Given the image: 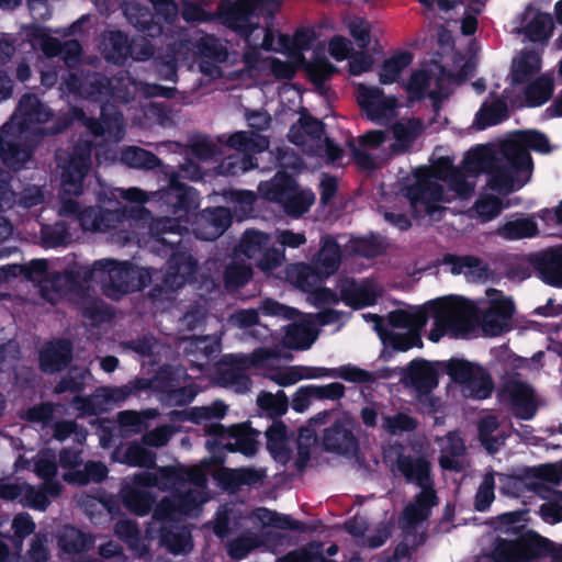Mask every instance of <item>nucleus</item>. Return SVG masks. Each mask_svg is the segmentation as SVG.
<instances>
[{"mask_svg": "<svg viewBox=\"0 0 562 562\" xmlns=\"http://www.w3.org/2000/svg\"><path fill=\"white\" fill-rule=\"evenodd\" d=\"M88 130L94 136H104L106 140L119 142L123 136V124L120 114L114 113L112 116H108L102 110V122H95L87 120L85 123Z\"/></svg>", "mask_w": 562, "mask_h": 562, "instance_id": "09e8293b", "label": "nucleus"}, {"mask_svg": "<svg viewBox=\"0 0 562 562\" xmlns=\"http://www.w3.org/2000/svg\"><path fill=\"white\" fill-rule=\"evenodd\" d=\"M496 166L494 151L488 146H477L464 157L462 169H456L452 160L440 157L430 167L416 169L412 182L405 189L412 212L415 216H429L437 220L440 215V203L456 199H469L475 188L474 178L482 171L507 168V160Z\"/></svg>", "mask_w": 562, "mask_h": 562, "instance_id": "f257e3e1", "label": "nucleus"}, {"mask_svg": "<svg viewBox=\"0 0 562 562\" xmlns=\"http://www.w3.org/2000/svg\"><path fill=\"white\" fill-rule=\"evenodd\" d=\"M498 169L499 168L487 173L485 189L474 204V212L476 216L484 222L496 217L502 212V210L508 207V202L505 201V196H507L509 193L501 192L497 189L490 188V178Z\"/></svg>", "mask_w": 562, "mask_h": 562, "instance_id": "f704fd0d", "label": "nucleus"}, {"mask_svg": "<svg viewBox=\"0 0 562 562\" xmlns=\"http://www.w3.org/2000/svg\"><path fill=\"white\" fill-rule=\"evenodd\" d=\"M27 36L32 46L41 48L47 56H54L60 52L65 63L68 65L74 63L80 54V45L77 41H69L60 48L58 42L43 27H33Z\"/></svg>", "mask_w": 562, "mask_h": 562, "instance_id": "c756f323", "label": "nucleus"}, {"mask_svg": "<svg viewBox=\"0 0 562 562\" xmlns=\"http://www.w3.org/2000/svg\"><path fill=\"white\" fill-rule=\"evenodd\" d=\"M158 412L148 408L142 412L124 411L119 413L117 423L124 436L142 434L149 426V420L155 419Z\"/></svg>", "mask_w": 562, "mask_h": 562, "instance_id": "a18cd8bd", "label": "nucleus"}, {"mask_svg": "<svg viewBox=\"0 0 562 562\" xmlns=\"http://www.w3.org/2000/svg\"><path fill=\"white\" fill-rule=\"evenodd\" d=\"M189 469L164 467L157 470L156 487L162 492L176 490L177 493L187 485Z\"/></svg>", "mask_w": 562, "mask_h": 562, "instance_id": "864d4df0", "label": "nucleus"}, {"mask_svg": "<svg viewBox=\"0 0 562 562\" xmlns=\"http://www.w3.org/2000/svg\"><path fill=\"white\" fill-rule=\"evenodd\" d=\"M122 161L133 168H153L157 164V159L150 153L137 148L131 147L123 151Z\"/></svg>", "mask_w": 562, "mask_h": 562, "instance_id": "774afa93", "label": "nucleus"}, {"mask_svg": "<svg viewBox=\"0 0 562 562\" xmlns=\"http://www.w3.org/2000/svg\"><path fill=\"white\" fill-rule=\"evenodd\" d=\"M269 241L270 238L267 234L248 231L245 233L239 248L246 257L254 259L262 271H271L282 263L284 256L279 250L268 248Z\"/></svg>", "mask_w": 562, "mask_h": 562, "instance_id": "6ab92c4d", "label": "nucleus"}, {"mask_svg": "<svg viewBox=\"0 0 562 562\" xmlns=\"http://www.w3.org/2000/svg\"><path fill=\"white\" fill-rule=\"evenodd\" d=\"M447 369L453 381L461 385L464 396L483 400L491 395L494 389L493 381L480 366L464 360H451Z\"/></svg>", "mask_w": 562, "mask_h": 562, "instance_id": "2eb2a0df", "label": "nucleus"}, {"mask_svg": "<svg viewBox=\"0 0 562 562\" xmlns=\"http://www.w3.org/2000/svg\"><path fill=\"white\" fill-rule=\"evenodd\" d=\"M339 262V246L331 238H324L322 249L315 260V271L304 265L293 267V272L297 274L301 281L314 277L328 278L337 268Z\"/></svg>", "mask_w": 562, "mask_h": 562, "instance_id": "393cba45", "label": "nucleus"}, {"mask_svg": "<svg viewBox=\"0 0 562 562\" xmlns=\"http://www.w3.org/2000/svg\"><path fill=\"white\" fill-rule=\"evenodd\" d=\"M72 342L66 338L45 342L38 355L40 369L50 374L64 370L72 360Z\"/></svg>", "mask_w": 562, "mask_h": 562, "instance_id": "5701e85b", "label": "nucleus"}, {"mask_svg": "<svg viewBox=\"0 0 562 562\" xmlns=\"http://www.w3.org/2000/svg\"><path fill=\"white\" fill-rule=\"evenodd\" d=\"M505 391L510 397L516 416L522 419H530L536 414L538 400L530 385L517 380H510L506 383Z\"/></svg>", "mask_w": 562, "mask_h": 562, "instance_id": "7c9ffc66", "label": "nucleus"}, {"mask_svg": "<svg viewBox=\"0 0 562 562\" xmlns=\"http://www.w3.org/2000/svg\"><path fill=\"white\" fill-rule=\"evenodd\" d=\"M529 149L548 154L552 146L548 137L538 131H520L510 134L501 146V155L508 167L498 169L490 178V188L505 193H513L525 187L530 180L533 164Z\"/></svg>", "mask_w": 562, "mask_h": 562, "instance_id": "423d86ee", "label": "nucleus"}, {"mask_svg": "<svg viewBox=\"0 0 562 562\" xmlns=\"http://www.w3.org/2000/svg\"><path fill=\"white\" fill-rule=\"evenodd\" d=\"M231 223V213L225 207H217L195 216V235L205 240L221 236Z\"/></svg>", "mask_w": 562, "mask_h": 562, "instance_id": "473e14b6", "label": "nucleus"}, {"mask_svg": "<svg viewBox=\"0 0 562 562\" xmlns=\"http://www.w3.org/2000/svg\"><path fill=\"white\" fill-rule=\"evenodd\" d=\"M220 14L224 23L246 36L247 43L254 52L245 55V61L249 67L265 68L259 65L258 49L280 52L286 56V60L265 59L260 61L270 68L278 78H290L303 60V43L301 36L292 41L289 36L279 34L276 41L274 34L259 26L261 15H270L278 8L277 0H221ZM213 0H199L202 5H209Z\"/></svg>", "mask_w": 562, "mask_h": 562, "instance_id": "f03ea898", "label": "nucleus"}, {"mask_svg": "<svg viewBox=\"0 0 562 562\" xmlns=\"http://www.w3.org/2000/svg\"><path fill=\"white\" fill-rule=\"evenodd\" d=\"M417 427V422L407 414L397 413L394 416H384L382 418V428L391 435H400L404 431H413Z\"/></svg>", "mask_w": 562, "mask_h": 562, "instance_id": "338daca9", "label": "nucleus"}, {"mask_svg": "<svg viewBox=\"0 0 562 562\" xmlns=\"http://www.w3.org/2000/svg\"><path fill=\"white\" fill-rule=\"evenodd\" d=\"M413 56L408 52H396L386 58L378 70L379 81L382 85L398 82L412 64Z\"/></svg>", "mask_w": 562, "mask_h": 562, "instance_id": "a19ab883", "label": "nucleus"}, {"mask_svg": "<svg viewBox=\"0 0 562 562\" xmlns=\"http://www.w3.org/2000/svg\"><path fill=\"white\" fill-rule=\"evenodd\" d=\"M227 412V405L216 401L209 406L192 407L187 412L188 419L195 424H204V430L210 436H215L216 441H207V446L220 445L229 451H240L246 456H252L257 451L258 430L246 424L234 425L225 428L215 419H222Z\"/></svg>", "mask_w": 562, "mask_h": 562, "instance_id": "6e6552de", "label": "nucleus"}, {"mask_svg": "<svg viewBox=\"0 0 562 562\" xmlns=\"http://www.w3.org/2000/svg\"><path fill=\"white\" fill-rule=\"evenodd\" d=\"M60 168V192L58 198V214L63 216L77 215L85 231L104 232L115 228L119 216L115 212L100 213L94 209H87L78 214V203L75 198L81 194L83 179L90 168V147L85 144L78 146L68 157L58 156Z\"/></svg>", "mask_w": 562, "mask_h": 562, "instance_id": "39448f33", "label": "nucleus"}, {"mask_svg": "<svg viewBox=\"0 0 562 562\" xmlns=\"http://www.w3.org/2000/svg\"><path fill=\"white\" fill-rule=\"evenodd\" d=\"M317 438L314 428L302 427L300 429L296 446H297V459L296 465L302 469L306 465L311 458V451L316 446Z\"/></svg>", "mask_w": 562, "mask_h": 562, "instance_id": "69168bd1", "label": "nucleus"}, {"mask_svg": "<svg viewBox=\"0 0 562 562\" xmlns=\"http://www.w3.org/2000/svg\"><path fill=\"white\" fill-rule=\"evenodd\" d=\"M69 285L68 299L80 306L82 317L91 326L109 323L113 318L110 307L101 300L92 297L90 286L86 283H34L43 300L56 303L64 295V288Z\"/></svg>", "mask_w": 562, "mask_h": 562, "instance_id": "9b49d317", "label": "nucleus"}, {"mask_svg": "<svg viewBox=\"0 0 562 562\" xmlns=\"http://www.w3.org/2000/svg\"><path fill=\"white\" fill-rule=\"evenodd\" d=\"M552 547V542L548 539L533 531H528L517 540L497 539L491 553V560L492 562H529L549 553Z\"/></svg>", "mask_w": 562, "mask_h": 562, "instance_id": "f8f14e48", "label": "nucleus"}, {"mask_svg": "<svg viewBox=\"0 0 562 562\" xmlns=\"http://www.w3.org/2000/svg\"><path fill=\"white\" fill-rule=\"evenodd\" d=\"M318 329L314 322L303 321L288 326L283 345L290 349H307L316 340Z\"/></svg>", "mask_w": 562, "mask_h": 562, "instance_id": "58836bf2", "label": "nucleus"}, {"mask_svg": "<svg viewBox=\"0 0 562 562\" xmlns=\"http://www.w3.org/2000/svg\"><path fill=\"white\" fill-rule=\"evenodd\" d=\"M109 268V281H146L159 279L158 272L145 267H137L127 261L112 260V263H104Z\"/></svg>", "mask_w": 562, "mask_h": 562, "instance_id": "4c0bfd02", "label": "nucleus"}, {"mask_svg": "<svg viewBox=\"0 0 562 562\" xmlns=\"http://www.w3.org/2000/svg\"><path fill=\"white\" fill-rule=\"evenodd\" d=\"M260 194L269 200L283 205L288 214L299 216L305 213L315 201V195L310 190H299L291 178L278 173L270 182L259 186Z\"/></svg>", "mask_w": 562, "mask_h": 562, "instance_id": "ddd939ff", "label": "nucleus"}, {"mask_svg": "<svg viewBox=\"0 0 562 562\" xmlns=\"http://www.w3.org/2000/svg\"><path fill=\"white\" fill-rule=\"evenodd\" d=\"M111 89L102 87L98 90L95 100H100V95L112 94L113 98L122 101H127L134 98L138 90L142 88L139 83L131 79L128 76L115 79L110 83Z\"/></svg>", "mask_w": 562, "mask_h": 562, "instance_id": "13d9d810", "label": "nucleus"}, {"mask_svg": "<svg viewBox=\"0 0 562 562\" xmlns=\"http://www.w3.org/2000/svg\"><path fill=\"white\" fill-rule=\"evenodd\" d=\"M102 50L109 60L120 63L131 50L126 36L121 32H110L103 40Z\"/></svg>", "mask_w": 562, "mask_h": 562, "instance_id": "4d7b16f0", "label": "nucleus"}, {"mask_svg": "<svg viewBox=\"0 0 562 562\" xmlns=\"http://www.w3.org/2000/svg\"><path fill=\"white\" fill-rule=\"evenodd\" d=\"M538 233L533 217H517L504 223L497 229V234L506 239H521L536 236Z\"/></svg>", "mask_w": 562, "mask_h": 562, "instance_id": "3c124183", "label": "nucleus"}, {"mask_svg": "<svg viewBox=\"0 0 562 562\" xmlns=\"http://www.w3.org/2000/svg\"><path fill=\"white\" fill-rule=\"evenodd\" d=\"M187 485L170 497H164L155 507L154 520H175L177 515H195L207 501L206 474L201 467L189 468Z\"/></svg>", "mask_w": 562, "mask_h": 562, "instance_id": "9d476101", "label": "nucleus"}, {"mask_svg": "<svg viewBox=\"0 0 562 562\" xmlns=\"http://www.w3.org/2000/svg\"><path fill=\"white\" fill-rule=\"evenodd\" d=\"M167 202L175 211L176 220L186 223L191 222L193 212L199 207V199L195 190L181 184L178 179H171L170 188L166 193Z\"/></svg>", "mask_w": 562, "mask_h": 562, "instance_id": "c85d7f7f", "label": "nucleus"}, {"mask_svg": "<svg viewBox=\"0 0 562 562\" xmlns=\"http://www.w3.org/2000/svg\"><path fill=\"white\" fill-rule=\"evenodd\" d=\"M266 437L267 448L273 457L282 462L289 460L291 453V440L288 435L286 426L282 422H273L267 429Z\"/></svg>", "mask_w": 562, "mask_h": 562, "instance_id": "c03bdc74", "label": "nucleus"}, {"mask_svg": "<svg viewBox=\"0 0 562 562\" xmlns=\"http://www.w3.org/2000/svg\"><path fill=\"white\" fill-rule=\"evenodd\" d=\"M389 321L394 327L405 328L407 331H419L425 326L427 317L422 311L416 313L395 311L390 314Z\"/></svg>", "mask_w": 562, "mask_h": 562, "instance_id": "680f3d73", "label": "nucleus"}, {"mask_svg": "<svg viewBox=\"0 0 562 562\" xmlns=\"http://www.w3.org/2000/svg\"><path fill=\"white\" fill-rule=\"evenodd\" d=\"M397 470L408 481L417 484L422 491L404 507L398 525L406 541H416L415 532L428 520L438 496L430 477V463L423 458L400 454Z\"/></svg>", "mask_w": 562, "mask_h": 562, "instance_id": "0eeeda50", "label": "nucleus"}, {"mask_svg": "<svg viewBox=\"0 0 562 562\" xmlns=\"http://www.w3.org/2000/svg\"><path fill=\"white\" fill-rule=\"evenodd\" d=\"M48 261L44 259L32 260L26 265H8L0 267V280L25 279L35 281L46 277Z\"/></svg>", "mask_w": 562, "mask_h": 562, "instance_id": "79ce46f5", "label": "nucleus"}, {"mask_svg": "<svg viewBox=\"0 0 562 562\" xmlns=\"http://www.w3.org/2000/svg\"><path fill=\"white\" fill-rule=\"evenodd\" d=\"M61 126L34 95H25L11 120L0 130V156L12 169H20L31 158L26 143L36 135L54 134Z\"/></svg>", "mask_w": 562, "mask_h": 562, "instance_id": "20e7f679", "label": "nucleus"}, {"mask_svg": "<svg viewBox=\"0 0 562 562\" xmlns=\"http://www.w3.org/2000/svg\"><path fill=\"white\" fill-rule=\"evenodd\" d=\"M108 475V468L101 461H89L83 470L72 471L64 474V480L69 483L86 485L89 482L99 483Z\"/></svg>", "mask_w": 562, "mask_h": 562, "instance_id": "603ef678", "label": "nucleus"}, {"mask_svg": "<svg viewBox=\"0 0 562 562\" xmlns=\"http://www.w3.org/2000/svg\"><path fill=\"white\" fill-rule=\"evenodd\" d=\"M434 269L426 270V278L442 277L443 273H450L452 277L465 279H488L491 270L486 262L475 256H446L438 266L436 273Z\"/></svg>", "mask_w": 562, "mask_h": 562, "instance_id": "aec40b11", "label": "nucleus"}, {"mask_svg": "<svg viewBox=\"0 0 562 562\" xmlns=\"http://www.w3.org/2000/svg\"><path fill=\"white\" fill-rule=\"evenodd\" d=\"M512 93L507 90L499 97L496 91L491 92V100L486 101L476 114L474 124L479 130L495 125L507 115L506 101H512Z\"/></svg>", "mask_w": 562, "mask_h": 562, "instance_id": "e433bc0d", "label": "nucleus"}, {"mask_svg": "<svg viewBox=\"0 0 562 562\" xmlns=\"http://www.w3.org/2000/svg\"><path fill=\"white\" fill-rule=\"evenodd\" d=\"M440 447L439 464L443 470L461 472L469 465L464 458L465 446L457 432H448L445 437L436 439Z\"/></svg>", "mask_w": 562, "mask_h": 562, "instance_id": "bb28decb", "label": "nucleus"}, {"mask_svg": "<svg viewBox=\"0 0 562 562\" xmlns=\"http://www.w3.org/2000/svg\"><path fill=\"white\" fill-rule=\"evenodd\" d=\"M121 497L124 507L139 516L148 514L155 503L150 492L132 486L124 487Z\"/></svg>", "mask_w": 562, "mask_h": 562, "instance_id": "8fccbe9b", "label": "nucleus"}, {"mask_svg": "<svg viewBox=\"0 0 562 562\" xmlns=\"http://www.w3.org/2000/svg\"><path fill=\"white\" fill-rule=\"evenodd\" d=\"M488 306L479 315V324L486 335H498L508 327L514 313V303L494 289L486 291Z\"/></svg>", "mask_w": 562, "mask_h": 562, "instance_id": "a211bd4d", "label": "nucleus"}, {"mask_svg": "<svg viewBox=\"0 0 562 562\" xmlns=\"http://www.w3.org/2000/svg\"><path fill=\"white\" fill-rule=\"evenodd\" d=\"M357 101L366 116L378 123L393 119L400 104L394 95H386L380 88L363 83L357 86Z\"/></svg>", "mask_w": 562, "mask_h": 562, "instance_id": "f3484780", "label": "nucleus"}, {"mask_svg": "<svg viewBox=\"0 0 562 562\" xmlns=\"http://www.w3.org/2000/svg\"><path fill=\"white\" fill-rule=\"evenodd\" d=\"M252 517L257 519L263 527H276L279 529L299 530L300 522L292 520L289 516L278 515L267 508H258L252 513Z\"/></svg>", "mask_w": 562, "mask_h": 562, "instance_id": "e2e57ef3", "label": "nucleus"}, {"mask_svg": "<svg viewBox=\"0 0 562 562\" xmlns=\"http://www.w3.org/2000/svg\"><path fill=\"white\" fill-rule=\"evenodd\" d=\"M341 297L350 306L360 307L375 301V292L366 283H344Z\"/></svg>", "mask_w": 562, "mask_h": 562, "instance_id": "5fc2aeb1", "label": "nucleus"}, {"mask_svg": "<svg viewBox=\"0 0 562 562\" xmlns=\"http://www.w3.org/2000/svg\"><path fill=\"white\" fill-rule=\"evenodd\" d=\"M322 123L313 117L303 115L299 123L291 127L289 138L295 145H310L311 147L315 145V153L317 155L325 154L330 161L339 159L341 150L329 139H322Z\"/></svg>", "mask_w": 562, "mask_h": 562, "instance_id": "dca6fc26", "label": "nucleus"}, {"mask_svg": "<svg viewBox=\"0 0 562 562\" xmlns=\"http://www.w3.org/2000/svg\"><path fill=\"white\" fill-rule=\"evenodd\" d=\"M123 460L133 467L148 469L156 467V453L147 449L142 441H132L124 451Z\"/></svg>", "mask_w": 562, "mask_h": 562, "instance_id": "6e6d98bb", "label": "nucleus"}, {"mask_svg": "<svg viewBox=\"0 0 562 562\" xmlns=\"http://www.w3.org/2000/svg\"><path fill=\"white\" fill-rule=\"evenodd\" d=\"M58 544L64 553L76 555L89 551L93 538L75 527L66 526L58 536Z\"/></svg>", "mask_w": 562, "mask_h": 562, "instance_id": "37998d69", "label": "nucleus"}, {"mask_svg": "<svg viewBox=\"0 0 562 562\" xmlns=\"http://www.w3.org/2000/svg\"><path fill=\"white\" fill-rule=\"evenodd\" d=\"M552 91V81L547 77H539L526 90L528 104L530 106H538L546 103L550 99Z\"/></svg>", "mask_w": 562, "mask_h": 562, "instance_id": "0e129e2a", "label": "nucleus"}, {"mask_svg": "<svg viewBox=\"0 0 562 562\" xmlns=\"http://www.w3.org/2000/svg\"><path fill=\"white\" fill-rule=\"evenodd\" d=\"M540 57L537 53L529 52L518 55L512 67L513 85L532 81L533 77L540 71Z\"/></svg>", "mask_w": 562, "mask_h": 562, "instance_id": "de8ad7c7", "label": "nucleus"}, {"mask_svg": "<svg viewBox=\"0 0 562 562\" xmlns=\"http://www.w3.org/2000/svg\"><path fill=\"white\" fill-rule=\"evenodd\" d=\"M269 142L255 132H237L227 140V147L236 153L226 157L218 166L220 175H238L255 167L251 155L267 149Z\"/></svg>", "mask_w": 562, "mask_h": 562, "instance_id": "4468645a", "label": "nucleus"}, {"mask_svg": "<svg viewBox=\"0 0 562 562\" xmlns=\"http://www.w3.org/2000/svg\"><path fill=\"white\" fill-rule=\"evenodd\" d=\"M404 382L414 387L419 397L425 396L432 409L437 408V401L429 397L430 391L437 385V372L426 361H413L407 368Z\"/></svg>", "mask_w": 562, "mask_h": 562, "instance_id": "cd10ccee", "label": "nucleus"}, {"mask_svg": "<svg viewBox=\"0 0 562 562\" xmlns=\"http://www.w3.org/2000/svg\"><path fill=\"white\" fill-rule=\"evenodd\" d=\"M113 531L137 558L148 554V547L142 540L137 522L132 519H120L115 522Z\"/></svg>", "mask_w": 562, "mask_h": 562, "instance_id": "ea45409f", "label": "nucleus"}, {"mask_svg": "<svg viewBox=\"0 0 562 562\" xmlns=\"http://www.w3.org/2000/svg\"><path fill=\"white\" fill-rule=\"evenodd\" d=\"M215 155V149L210 142L204 140L195 144L190 150L191 158L187 161V164L181 166V177L189 178L191 180L201 179V167L198 166L193 159H196L199 164L207 165L211 159H214Z\"/></svg>", "mask_w": 562, "mask_h": 562, "instance_id": "49530a36", "label": "nucleus"}, {"mask_svg": "<svg viewBox=\"0 0 562 562\" xmlns=\"http://www.w3.org/2000/svg\"><path fill=\"white\" fill-rule=\"evenodd\" d=\"M198 50L201 58V72L211 78L220 77L222 74L220 63L224 61L227 57L224 45L217 38L206 36L199 42Z\"/></svg>", "mask_w": 562, "mask_h": 562, "instance_id": "2f4dec72", "label": "nucleus"}, {"mask_svg": "<svg viewBox=\"0 0 562 562\" xmlns=\"http://www.w3.org/2000/svg\"><path fill=\"white\" fill-rule=\"evenodd\" d=\"M258 406L266 411L269 416L278 417L288 411L289 401L283 391L276 394L270 392H261L257 397Z\"/></svg>", "mask_w": 562, "mask_h": 562, "instance_id": "052dcab7", "label": "nucleus"}, {"mask_svg": "<svg viewBox=\"0 0 562 562\" xmlns=\"http://www.w3.org/2000/svg\"><path fill=\"white\" fill-rule=\"evenodd\" d=\"M451 80L452 77L450 75H446L443 70L436 67L431 76L422 70L413 72L405 87L407 92L414 98L427 94L438 99L447 95L446 86Z\"/></svg>", "mask_w": 562, "mask_h": 562, "instance_id": "4be33fe9", "label": "nucleus"}, {"mask_svg": "<svg viewBox=\"0 0 562 562\" xmlns=\"http://www.w3.org/2000/svg\"><path fill=\"white\" fill-rule=\"evenodd\" d=\"M352 428V422L349 418H341L326 428L322 437L324 449L339 454L355 451L357 439L353 436Z\"/></svg>", "mask_w": 562, "mask_h": 562, "instance_id": "a878e982", "label": "nucleus"}, {"mask_svg": "<svg viewBox=\"0 0 562 562\" xmlns=\"http://www.w3.org/2000/svg\"><path fill=\"white\" fill-rule=\"evenodd\" d=\"M284 538L280 532L266 531L261 535L246 533L228 542L227 551L231 558L239 560L246 557L251 550L260 546H274Z\"/></svg>", "mask_w": 562, "mask_h": 562, "instance_id": "c9c22d12", "label": "nucleus"}, {"mask_svg": "<svg viewBox=\"0 0 562 562\" xmlns=\"http://www.w3.org/2000/svg\"><path fill=\"white\" fill-rule=\"evenodd\" d=\"M172 520H154L149 522L146 531V538L153 539L155 525L160 524L157 529L159 533V544L172 554H187L192 548V537L190 530L181 525L171 522Z\"/></svg>", "mask_w": 562, "mask_h": 562, "instance_id": "412c9836", "label": "nucleus"}, {"mask_svg": "<svg viewBox=\"0 0 562 562\" xmlns=\"http://www.w3.org/2000/svg\"><path fill=\"white\" fill-rule=\"evenodd\" d=\"M501 491L505 494L518 497L525 490H538V483L532 481V476L528 472L524 476H513L498 474Z\"/></svg>", "mask_w": 562, "mask_h": 562, "instance_id": "bf43d9fd", "label": "nucleus"}, {"mask_svg": "<svg viewBox=\"0 0 562 562\" xmlns=\"http://www.w3.org/2000/svg\"><path fill=\"white\" fill-rule=\"evenodd\" d=\"M282 358L291 360L292 355L282 353L278 348L261 347L248 355L225 356L218 368V382L238 393L246 392L251 385V381L246 373V370L250 368L265 370V378L280 386H289L302 379H313L322 375H334L355 383H372L386 376L384 371L373 373L351 366H344L331 372L308 367H279L278 363Z\"/></svg>", "mask_w": 562, "mask_h": 562, "instance_id": "7ed1b4c3", "label": "nucleus"}, {"mask_svg": "<svg viewBox=\"0 0 562 562\" xmlns=\"http://www.w3.org/2000/svg\"><path fill=\"white\" fill-rule=\"evenodd\" d=\"M151 387V381L144 378L131 380L122 386L99 387L87 401L92 408L103 409L109 403L123 402L130 396L137 395Z\"/></svg>", "mask_w": 562, "mask_h": 562, "instance_id": "b1692460", "label": "nucleus"}, {"mask_svg": "<svg viewBox=\"0 0 562 562\" xmlns=\"http://www.w3.org/2000/svg\"><path fill=\"white\" fill-rule=\"evenodd\" d=\"M553 20L550 14L537 8L528 7L522 15L520 32L532 42H544L553 32Z\"/></svg>", "mask_w": 562, "mask_h": 562, "instance_id": "72a5a7b5", "label": "nucleus"}, {"mask_svg": "<svg viewBox=\"0 0 562 562\" xmlns=\"http://www.w3.org/2000/svg\"><path fill=\"white\" fill-rule=\"evenodd\" d=\"M430 308L436 318V328L429 334L432 341H438L445 333H450L453 337H464L479 325L481 310L464 297H442L432 302Z\"/></svg>", "mask_w": 562, "mask_h": 562, "instance_id": "1a4fd4ad", "label": "nucleus"}]
</instances>
